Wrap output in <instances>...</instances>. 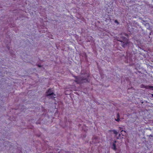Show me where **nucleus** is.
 <instances>
[{
    "mask_svg": "<svg viewBox=\"0 0 153 153\" xmlns=\"http://www.w3.org/2000/svg\"><path fill=\"white\" fill-rule=\"evenodd\" d=\"M38 67H41V66L39 65H38Z\"/></svg>",
    "mask_w": 153,
    "mask_h": 153,
    "instance_id": "nucleus-7",
    "label": "nucleus"
},
{
    "mask_svg": "<svg viewBox=\"0 0 153 153\" xmlns=\"http://www.w3.org/2000/svg\"><path fill=\"white\" fill-rule=\"evenodd\" d=\"M115 22H116V23H117V22H117V20H115Z\"/></svg>",
    "mask_w": 153,
    "mask_h": 153,
    "instance_id": "nucleus-6",
    "label": "nucleus"
},
{
    "mask_svg": "<svg viewBox=\"0 0 153 153\" xmlns=\"http://www.w3.org/2000/svg\"><path fill=\"white\" fill-rule=\"evenodd\" d=\"M94 139H95V137H94Z\"/></svg>",
    "mask_w": 153,
    "mask_h": 153,
    "instance_id": "nucleus-10",
    "label": "nucleus"
},
{
    "mask_svg": "<svg viewBox=\"0 0 153 153\" xmlns=\"http://www.w3.org/2000/svg\"><path fill=\"white\" fill-rule=\"evenodd\" d=\"M112 131L116 135H117L118 134L117 131L115 130H112Z\"/></svg>",
    "mask_w": 153,
    "mask_h": 153,
    "instance_id": "nucleus-5",
    "label": "nucleus"
},
{
    "mask_svg": "<svg viewBox=\"0 0 153 153\" xmlns=\"http://www.w3.org/2000/svg\"><path fill=\"white\" fill-rule=\"evenodd\" d=\"M117 119H115V120L117 122H119L120 120V116H119V114H117Z\"/></svg>",
    "mask_w": 153,
    "mask_h": 153,
    "instance_id": "nucleus-4",
    "label": "nucleus"
},
{
    "mask_svg": "<svg viewBox=\"0 0 153 153\" xmlns=\"http://www.w3.org/2000/svg\"><path fill=\"white\" fill-rule=\"evenodd\" d=\"M123 131V130H121V131Z\"/></svg>",
    "mask_w": 153,
    "mask_h": 153,
    "instance_id": "nucleus-9",
    "label": "nucleus"
},
{
    "mask_svg": "<svg viewBox=\"0 0 153 153\" xmlns=\"http://www.w3.org/2000/svg\"><path fill=\"white\" fill-rule=\"evenodd\" d=\"M116 142V141H113L111 142L110 143L112 149L114 150H116L117 149L115 144Z\"/></svg>",
    "mask_w": 153,
    "mask_h": 153,
    "instance_id": "nucleus-3",
    "label": "nucleus"
},
{
    "mask_svg": "<svg viewBox=\"0 0 153 153\" xmlns=\"http://www.w3.org/2000/svg\"><path fill=\"white\" fill-rule=\"evenodd\" d=\"M152 96L153 97V94H152Z\"/></svg>",
    "mask_w": 153,
    "mask_h": 153,
    "instance_id": "nucleus-8",
    "label": "nucleus"
},
{
    "mask_svg": "<svg viewBox=\"0 0 153 153\" xmlns=\"http://www.w3.org/2000/svg\"><path fill=\"white\" fill-rule=\"evenodd\" d=\"M46 96H52L51 98L52 99H54L55 97H53L52 95L54 94V93L52 89L50 88L46 92Z\"/></svg>",
    "mask_w": 153,
    "mask_h": 153,
    "instance_id": "nucleus-2",
    "label": "nucleus"
},
{
    "mask_svg": "<svg viewBox=\"0 0 153 153\" xmlns=\"http://www.w3.org/2000/svg\"><path fill=\"white\" fill-rule=\"evenodd\" d=\"M74 77L76 79L74 81L77 84H81L84 83H86L88 82H89V74H87L86 77L85 78L77 76H74Z\"/></svg>",
    "mask_w": 153,
    "mask_h": 153,
    "instance_id": "nucleus-1",
    "label": "nucleus"
}]
</instances>
